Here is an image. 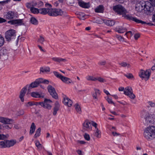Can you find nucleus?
Listing matches in <instances>:
<instances>
[{
  "instance_id": "nucleus-1",
  "label": "nucleus",
  "mask_w": 155,
  "mask_h": 155,
  "mask_svg": "<svg viewBox=\"0 0 155 155\" xmlns=\"http://www.w3.org/2000/svg\"><path fill=\"white\" fill-rule=\"evenodd\" d=\"M113 9L118 14L122 15L123 17L129 20H132L137 23H140L142 24H146L149 25H153L151 23H147L139 20L136 18L132 17L131 14H128V12L126 9L120 5H117L114 6Z\"/></svg>"
},
{
  "instance_id": "nucleus-2",
  "label": "nucleus",
  "mask_w": 155,
  "mask_h": 155,
  "mask_svg": "<svg viewBox=\"0 0 155 155\" xmlns=\"http://www.w3.org/2000/svg\"><path fill=\"white\" fill-rule=\"evenodd\" d=\"M39 86V79H36L34 81L32 82L30 84H27L25 87H23L21 90L19 96L21 101L23 102L24 101V97L26 92L27 88L28 92L31 91V88H36Z\"/></svg>"
},
{
  "instance_id": "nucleus-3",
  "label": "nucleus",
  "mask_w": 155,
  "mask_h": 155,
  "mask_svg": "<svg viewBox=\"0 0 155 155\" xmlns=\"http://www.w3.org/2000/svg\"><path fill=\"white\" fill-rule=\"evenodd\" d=\"M144 137L148 140L155 138V126H149L147 127L144 132Z\"/></svg>"
},
{
  "instance_id": "nucleus-4",
  "label": "nucleus",
  "mask_w": 155,
  "mask_h": 155,
  "mask_svg": "<svg viewBox=\"0 0 155 155\" xmlns=\"http://www.w3.org/2000/svg\"><path fill=\"white\" fill-rule=\"evenodd\" d=\"M141 116L145 118L147 125L153 122L154 114H150L147 111L143 110L141 112Z\"/></svg>"
},
{
  "instance_id": "nucleus-5",
  "label": "nucleus",
  "mask_w": 155,
  "mask_h": 155,
  "mask_svg": "<svg viewBox=\"0 0 155 155\" xmlns=\"http://www.w3.org/2000/svg\"><path fill=\"white\" fill-rule=\"evenodd\" d=\"M0 122L4 124H10V125H6L4 127L5 128L8 130L12 128V124L14 123V120L11 119L0 117Z\"/></svg>"
},
{
  "instance_id": "nucleus-6",
  "label": "nucleus",
  "mask_w": 155,
  "mask_h": 155,
  "mask_svg": "<svg viewBox=\"0 0 155 155\" xmlns=\"http://www.w3.org/2000/svg\"><path fill=\"white\" fill-rule=\"evenodd\" d=\"M16 31L13 29H10L6 31L5 34V38L8 42L16 38Z\"/></svg>"
},
{
  "instance_id": "nucleus-7",
  "label": "nucleus",
  "mask_w": 155,
  "mask_h": 155,
  "mask_svg": "<svg viewBox=\"0 0 155 155\" xmlns=\"http://www.w3.org/2000/svg\"><path fill=\"white\" fill-rule=\"evenodd\" d=\"M53 73L57 78L60 79L64 83L66 84H69L73 83L72 81L70 78L63 76L56 71H54Z\"/></svg>"
},
{
  "instance_id": "nucleus-8",
  "label": "nucleus",
  "mask_w": 155,
  "mask_h": 155,
  "mask_svg": "<svg viewBox=\"0 0 155 155\" xmlns=\"http://www.w3.org/2000/svg\"><path fill=\"white\" fill-rule=\"evenodd\" d=\"M150 70H146V71L141 70L139 73V75L142 80L147 81L149 79L150 76Z\"/></svg>"
},
{
  "instance_id": "nucleus-9",
  "label": "nucleus",
  "mask_w": 155,
  "mask_h": 155,
  "mask_svg": "<svg viewBox=\"0 0 155 155\" xmlns=\"http://www.w3.org/2000/svg\"><path fill=\"white\" fill-rule=\"evenodd\" d=\"M52 101L50 99L45 98L44 101L39 102V105L44 108L48 110H51L52 108Z\"/></svg>"
},
{
  "instance_id": "nucleus-10",
  "label": "nucleus",
  "mask_w": 155,
  "mask_h": 155,
  "mask_svg": "<svg viewBox=\"0 0 155 155\" xmlns=\"http://www.w3.org/2000/svg\"><path fill=\"white\" fill-rule=\"evenodd\" d=\"M51 13H49V15L52 16H56L62 15L64 14V12L61 9H53L51 8Z\"/></svg>"
},
{
  "instance_id": "nucleus-11",
  "label": "nucleus",
  "mask_w": 155,
  "mask_h": 155,
  "mask_svg": "<svg viewBox=\"0 0 155 155\" xmlns=\"http://www.w3.org/2000/svg\"><path fill=\"white\" fill-rule=\"evenodd\" d=\"M124 94L128 96L131 99H134L135 97V96L133 93L132 89L131 87H126L124 91Z\"/></svg>"
},
{
  "instance_id": "nucleus-12",
  "label": "nucleus",
  "mask_w": 155,
  "mask_h": 155,
  "mask_svg": "<svg viewBox=\"0 0 155 155\" xmlns=\"http://www.w3.org/2000/svg\"><path fill=\"white\" fill-rule=\"evenodd\" d=\"M48 91L52 97L57 99L58 98V95L54 88L51 85H49L47 87Z\"/></svg>"
},
{
  "instance_id": "nucleus-13",
  "label": "nucleus",
  "mask_w": 155,
  "mask_h": 155,
  "mask_svg": "<svg viewBox=\"0 0 155 155\" xmlns=\"http://www.w3.org/2000/svg\"><path fill=\"white\" fill-rule=\"evenodd\" d=\"M46 7H48L49 8H43L39 9V13L42 15H45L48 14L49 15V13H51L50 10L51 8V5L48 3H46Z\"/></svg>"
},
{
  "instance_id": "nucleus-14",
  "label": "nucleus",
  "mask_w": 155,
  "mask_h": 155,
  "mask_svg": "<svg viewBox=\"0 0 155 155\" xmlns=\"http://www.w3.org/2000/svg\"><path fill=\"white\" fill-rule=\"evenodd\" d=\"M144 5V9L149 12H151L153 10L154 6L151 2L148 1L146 2Z\"/></svg>"
},
{
  "instance_id": "nucleus-15",
  "label": "nucleus",
  "mask_w": 155,
  "mask_h": 155,
  "mask_svg": "<svg viewBox=\"0 0 155 155\" xmlns=\"http://www.w3.org/2000/svg\"><path fill=\"white\" fill-rule=\"evenodd\" d=\"M8 23L11 25H25L23 19H17L13 20L8 21Z\"/></svg>"
},
{
  "instance_id": "nucleus-16",
  "label": "nucleus",
  "mask_w": 155,
  "mask_h": 155,
  "mask_svg": "<svg viewBox=\"0 0 155 155\" xmlns=\"http://www.w3.org/2000/svg\"><path fill=\"white\" fill-rule=\"evenodd\" d=\"M91 120H86L83 124V129L85 130L89 131L91 130Z\"/></svg>"
},
{
  "instance_id": "nucleus-17",
  "label": "nucleus",
  "mask_w": 155,
  "mask_h": 155,
  "mask_svg": "<svg viewBox=\"0 0 155 155\" xmlns=\"http://www.w3.org/2000/svg\"><path fill=\"white\" fill-rule=\"evenodd\" d=\"M15 16V14L14 12L9 11L4 15V17L6 19L11 20L14 18Z\"/></svg>"
},
{
  "instance_id": "nucleus-18",
  "label": "nucleus",
  "mask_w": 155,
  "mask_h": 155,
  "mask_svg": "<svg viewBox=\"0 0 155 155\" xmlns=\"http://www.w3.org/2000/svg\"><path fill=\"white\" fill-rule=\"evenodd\" d=\"M63 102L65 105L69 107H71L72 104V101L66 96L64 97Z\"/></svg>"
},
{
  "instance_id": "nucleus-19",
  "label": "nucleus",
  "mask_w": 155,
  "mask_h": 155,
  "mask_svg": "<svg viewBox=\"0 0 155 155\" xmlns=\"http://www.w3.org/2000/svg\"><path fill=\"white\" fill-rule=\"evenodd\" d=\"M60 107V104L58 101H56L55 103L53 108V114L55 116L57 114V111L59 110Z\"/></svg>"
},
{
  "instance_id": "nucleus-20",
  "label": "nucleus",
  "mask_w": 155,
  "mask_h": 155,
  "mask_svg": "<svg viewBox=\"0 0 155 155\" xmlns=\"http://www.w3.org/2000/svg\"><path fill=\"white\" fill-rule=\"evenodd\" d=\"M115 30L120 33H123L125 32L127 30L126 28L121 26H118L114 28Z\"/></svg>"
},
{
  "instance_id": "nucleus-21",
  "label": "nucleus",
  "mask_w": 155,
  "mask_h": 155,
  "mask_svg": "<svg viewBox=\"0 0 155 155\" xmlns=\"http://www.w3.org/2000/svg\"><path fill=\"white\" fill-rule=\"evenodd\" d=\"M7 147H10L13 146L16 143V141L15 140H6Z\"/></svg>"
},
{
  "instance_id": "nucleus-22",
  "label": "nucleus",
  "mask_w": 155,
  "mask_h": 155,
  "mask_svg": "<svg viewBox=\"0 0 155 155\" xmlns=\"http://www.w3.org/2000/svg\"><path fill=\"white\" fill-rule=\"evenodd\" d=\"M78 4L81 7L84 8H88L90 7L89 3H85L82 1L78 2Z\"/></svg>"
},
{
  "instance_id": "nucleus-23",
  "label": "nucleus",
  "mask_w": 155,
  "mask_h": 155,
  "mask_svg": "<svg viewBox=\"0 0 155 155\" xmlns=\"http://www.w3.org/2000/svg\"><path fill=\"white\" fill-rule=\"evenodd\" d=\"M144 9L143 4L140 3L137 4L135 6L136 10L138 12H141Z\"/></svg>"
},
{
  "instance_id": "nucleus-24",
  "label": "nucleus",
  "mask_w": 155,
  "mask_h": 155,
  "mask_svg": "<svg viewBox=\"0 0 155 155\" xmlns=\"http://www.w3.org/2000/svg\"><path fill=\"white\" fill-rule=\"evenodd\" d=\"M103 22L106 25L108 26H112L115 24V22L113 20H107L106 19L103 20Z\"/></svg>"
},
{
  "instance_id": "nucleus-25",
  "label": "nucleus",
  "mask_w": 155,
  "mask_h": 155,
  "mask_svg": "<svg viewBox=\"0 0 155 155\" xmlns=\"http://www.w3.org/2000/svg\"><path fill=\"white\" fill-rule=\"evenodd\" d=\"M38 105V102L34 101H30L25 103V106L26 107H29L34 105L37 106Z\"/></svg>"
},
{
  "instance_id": "nucleus-26",
  "label": "nucleus",
  "mask_w": 155,
  "mask_h": 155,
  "mask_svg": "<svg viewBox=\"0 0 155 155\" xmlns=\"http://www.w3.org/2000/svg\"><path fill=\"white\" fill-rule=\"evenodd\" d=\"M52 60L54 61L59 63L61 62H65L67 60L66 59L62 58H59L54 57L52 58Z\"/></svg>"
},
{
  "instance_id": "nucleus-27",
  "label": "nucleus",
  "mask_w": 155,
  "mask_h": 155,
  "mask_svg": "<svg viewBox=\"0 0 155 155\" xmlns=\"http://www.w3.org/2000/svg\"><path fill=\"white\" fill-rule=\"evenodd\" d=\"M50 68L49 67H42L40 69V73H48L50 71Z\"/></svg>"
},
{
  "instance_id": "nucleus-28",
  "label": "nucleus",
  "mask_w": 155,
  "mask_h": 155,
  "mask_svg": "<svg viewBox=\"0 0 155 155\" xmlns=\"http://www.w3.org/2000/svg\"><path fill=\"white\" fill-rule=\"evenodd\" d=\"M104 10V7L102 5H100L95 9V11L97 13H103Z\"/></svg>"
},
{
  "instance_id": "nucleus-29",
  "label": "nucleus",
  "mask_w": 155,
  "mask_h": 155,
  "mask_svg": "<svg viewBox=\"0 0 155 155\" xmlns=\"http://www.w3.org/2000/svg\"><path fill=\"white\" fill-rule=\"evenodd\" d=\"M94 136L97 138H99L101 137V132L98 129H96L94 130Z\"/></svg>"
},
{
  "instance_id": "nucleus-30",
  "label": "nucleus",
  "mask_w": 155,
  "mask_h": 155,
  "mask_svg": "<svg viewBox=\"0 0 155 155\" xmlns=\"http://www.w3.org/2000/svg\"><path fill=\"white\" fill-rule=\"evenodd\" d=\"M35 127L34 123H32L30 128V134L31 135L34 133L35 130Z\"/></svg>"
},
{
  "instance_id": "nucleus-31",
  "label": "nucleus",
  "mask_w": 155,
  "mask_h": 155,
  "mask_svg": "<svg viewBox=\"0 0 155 155\" xmlns=\"http://www.w3.org/2000/svg\"><path fill=\"white\" fill-rule=\"evenodd\" d=\"M6 143V140L3 141H0V148H4L7 147Z\"/></svg>"
},
{
  "instance_id": "nucleus-32",
  "label": "nucleus",
  "mask_w": 155,
  "mask_h": 155,
  "mask_svg": "<svg viewBox=\"0 0 155 155\" xmlns=\"http://www.w3.org/2000/svg\"><path fill=\"white\" fill-rule=\"evenodd\" d=\"M74 107L77 112L79 114H81V111L80 106L76 104L74 105Z\"/></svg>"
},
{
  "instance_id": "nucleus-33",
  "label": "nucleus",
  "mask_w": 155,
  "mask_h": 155,
  "mask_svg": "<svg viewBox=\"0 0 155 155\" xmlns=\"http://www.w3.org/2000/svg\"><path fill=\"white\" fill-rule=\"evenodd\" d=\"M31 22L33 25H37L38 23V20L34 17H31L30 19Z\"/></svg>"
},
{
  "instance_id": "nucleus-34",
  "label": "nucleus",
  "mask_w": 155,
  "mask_h": 155,
  "mask_svg": "<svg viewBox=\"0 0 155 155\" xmlns=\"http://www.w3.org/2000/svg\"><path fill=\"white\" fill-rule=\"evenodd\" d=\"M86 79L88 81H97L96 78L93 76L88 75L86 77Z\"/></svg>"
},
{
  "instance_id": "nucleus-35",
  "label": "nucleus",
  "mask_w": 155,
  "mask_h": 155,
  "mask_svg": "<svg viewBox=\"0 0 155 155\" xmlns=\"http://www.w3.org/2000/svg\"><path fill=\"white\" fill-rule=\"evenodd\" d=\"M49 82L48 80L44 79L42 78H39V84L43 83L45 84H48Z\"/></svg>"
},
{
  "instance_id": "nucleus-36",
  "label": "nucleus",
  "mask_w": 155,
  "mask_h": 155,
  "mask_svg": "<svg viewBox=\"0 0 155 155\" xmlns=\"http://www.w3.org/2000/svg\"><path fill=\"white\" fill-rule=\"evenodd\" d=\"M30 95L33 97L38 98L39 92H33L30 93Z\"/></svg>"
},
{
  "instance_id": "nucleus-37",
  "label": "nucleus",
  "mask_w": 155,
  "mask_h": 155,
  "mask_svg": "<svg viewBox=\"0 0 155 155\" xmlns=\"http://www.w3.org/2000/svg\"><path fill=\"white\" fill-rule=\"evenodd\" d=\"M31 12L34 14H38L39 13V9L38 8L31 7L30 8Z\"/></svg>"
},
{
  "instance_id": "nucleus-38",
  "label": "nucleus",
  "mask_w": 155,
  "mask_h": 155,
  "mask_svg": "<svg viewBox=\"0 0 155 155\" xmlns=\"http://www.w3.org/2000/svg\"><path fill=\"white\" fill-rule=\"evenodd\" d=\"M5 42V39L3 36L0 34V47H2Z\"/></svg>"
},
{
  "instance_id": "nucleus-39",
  "label": "nucleus",
  "mask_w": 155,
  "mask_h": 155,
  "mask_svg": "<svg viewBox=\"0 0 155 155\" xmlns=\"http://www.w3.org/2000/svg\"><path fill=\"white\" fill-rule=\"evenodd\" d=\"M119 65H121V66L123 67H127V68H129L130 66L129 64L125 62H123L119 63Z\"/></svg>"
},
{
  "instance_id": "nucleus-40",
  "label": "nucleus",
  "mask_w": 155,
  "mask_h": 155,
  "mask_svg": "<svg viewBox=\"0 0 155 155\" xmlns=\"http://www.w3.org/2000/svg\"><path fill=\"white\" fill-rule=\"evenodd\" d=\"M45 41L44 36L42 35L39 36V43L41 44H43L44 42Z\"/></svg>"
},
{
  "instance_id": "nucleus-41",
  "label": "nucleus",
  "mask_w": 155,
  "mask_h": 155,
  "mask_svg": "<svg viewBox=\"0 0 155 155\" xmlns=\"http://www.w3.org/2000/svg\"><path fill=\"white\" fill-rule=\"evenodd\" d=\"M97 80H98L100 82L104 83L106 82V80L101 77L96 78Z\"/></svg>"
},
{
  "instance_id": "nucleus-42",
  "label": "nucleus",
  "mask_w": 155,
  "mask_h": 155,
  "mask_svg": "<svg viewBox=\"0 0 155 155\" xmlns=\"http://www.w3.org/2000/svg\"><path fill=\"white\" fill-rule=\"evenodd\" d=\"M116 37L120 41L123 42L124 41V38L120 35H116Z\"/></svg>"
},
{
  "instance_id": "nucleus-43",
  "label": "nucleus",
  "mask_w": 155,
  "mask_h": 155,
  "mask_svg": "<svg viewBox=\"0 0 155 155\" xmlns=\"http://www.w3.org/2000/svg\"><path fill=\"white\" fill-rule=\"evenodd\" d=\"M124 75L128 78L129 79H131L134 77L133 75L131 73H127L126 74H125Z\"/></svg>"
},
{
  "instance_id": "nucleus-44",
  "label": "nucleus",
  "mask_w": 155,
  "mask_h": 155,
  "mask_svg": "<svg viewBox=\"0 0 155 155\" xmlns=\"http://www.w3.org/2000/svg\"><path fill=\"white\" fill-rule=\"evenodd\" d=\"M148 104L151 107H155V103L151 101H149L147 102Z\"/></svg>"
},
{
  "instance_id": "nucleus-45",
  "label": "nucleus",
  "mask_w": 155,
  "mask_h": 155,
  "mask_svg": "<svg viewBox=\"0 0 155 155\" xmlns=\"http://www.w3.org/2000/svg\"><path fill=\"white\" fill-rule=\"evenodd\" d=\"M84 137L85 140L87 141H89L90 139V136L88 134L85 133L84 135Z\"/></svg>"
},
{
  "instance_id": "nucleus-46",
  "label": "nucleus",
  "mask_w": 155,
  "mask_h": 155,
  "mask_svg": "<svg viewBox=\"0 0 155 155\" xmlns=\"http://www.w3.org/2000/svg\"><path fill=\"white\" fill-rule=\"evenodd\" d=\"M91 125H92L93 127H94L95 129H98L97 127V124L95 122L93 121H91Z\"/></svg>"
},
{
  "instance_id": "nucleus-47",
  "label": "nucleus",
  "mask_w": 155,
  "mask_h": 155,
  "mask_svg": "<svg viewBox=\"0 0 155 155\" xmlns=\"http://www.w3.org/2000/svg\"><path fill=\"white\" fill-rule=\"evenodd\" d=\"M107 100L108 102L111 104H113L114 105V103L112 101L111 99L109 98V97H107Z\"/></svg>"
},
{
  "instance_id": "nucleus-48",
  "label": "nucleus",
  "mask_w": 155,
  "mask_h": 155,
  "mask_svg": "<svg viewBox=\"0 0 155 155\" xmlns=\"http://www.w3.org/2000/svg\"><path fill=\"white\" fill-rule=\"evenodd\" d=\"M24 112L23 110H20L18 111L17 115L18 116L22 115L24 114Z\"/></svg>"
},
{
  "instance_id": "nucleus-49",
  "label": "nucleus",
  "mask_w": 155,
  "mask_h": 155,
  "mask_svg": "<svg viewBox=\"0 0 155 155\" xmlns=\"http://www.w3.org/2000/svg\"><path fill=\"white\" fill-rule=\"evenodd\" d=\"M95 93L99 96L101 94V92L98 89L94 88Z\"/></svg>"
},
{
  "instance_id": "nucleus-50",
  "label": "nucleus",
  "mask_w": 155,
  "mask_h": 155,
  "mask_svg": "<svg viewBox=\"0 0 155 155\" xmlns=\"http://www.w3.org/2000/svg\"><path fill=\"white\" fill-rule=\"evenodd\" d=\"M78 17L81 19L84 20V16L83 14L82 13L79 14L78 16Z\"/></svg>"
},
{
  "instance_id": "nucleus-51",
  "label": "nucleus",
  "mask_w": 155,
  "mask_h": 155,
  "mask_svg": "<svg viewBox=\"0 0 155 155\" xmlns=\"http://www.w3.org/2000/svg\"><path fill=\"white\" fill-rule=\"evenodd\" d=\"M9 2V0H5L4 1L0 2V4L3 5L4 4L8 3Z\"/></svg>"
},
{
  "instance_id": "nucleus-52",
  "label": "nucleus",
  "mask_w": 155,
  "mask_h": 155,
  "mask_svg": "<svg viewBox=\"0 0 155 155\" xmlns=\"http://www.w3.org/2000/svg\"><path fill=\"white\" fill-rule=\"evenodd\" d=\"M39 50L43 53H45L46 52V50L45 49L43 48L42 47L40 46H39Z\"/></svg>"
},
{
  "instance_id": "nucleus-53",
  "label": "nucleus",
  "mask_w": 155,
  "mask_h": 155,
  "mask_svg": "<svg viewBox=\"0 0 155 155\" xmlns=\"http://www.w3.org/2000/svg\"><path fill=\"white\" fill-rule=\"evenodd\" d=\"M98 96V95L96 94L95 93H93L92 94V96L94 99H96V100H98L97 96Z\"/></svg>"
},
{
  "instance_id": "nucleus-54",
  "label": "nucleus",
  "mask_w": 155,
  "mask_h": 155,
  "mask_svg": "<svg viewBox=\"0 0 155 155\" xmlns=\"http://www.w3.org/2000/svg\"><path fill=\"white\" fill-rule=\"evenodd\" d=\"M39 136V128L38 129L34 135V137L36 138Z\"/></svg>"
},
{
  "instance_id": "nucleus-55",
  "label": "nucleus",
  "mask_w": 155,
  "mask_h": 155,
  "mask_svg": "<svg viewBox=\"0 0 155 155\" xmlns=\"http://www.w3.org/2000/svg\"><path fill=\"white\" fill-rule=\"evenodd\" d=\"M106 64V61H100L98 64L101 65H105Z\"/></svg>"
},
{
  "instance_id": "nucleus-56",
  "label": "nucleus",
  "mask_w": 155,
  "mask_h": 155,
  "mask_svg": "<svg viewBox=\"0 0 155 155\" xmlns=\"http://www.w3.org/2000/svg\"><path fill=\"white\" fill-rule=\"evenodd\" d=\"M45 150V148H44V147H43V146L41 145V144H40L39 143V150Z\"/></svg>"
},
{
  "instance_id": "nucleus-57",
  "label": "nucleus",
  "mask_w": 155,
  "mask_h": 155,
  "mask_svg": "<svg viewBox=\"0 0 155 155\" xmlns=\"http://www.w3.org/2000/svg\"><path fill=\"white\" fill-rule=\"evenodd\" d=\"M140 37V35L139 34H136L134 35V37L136 40H137Z\"/></svg>"
},
{
  "instance_id": "nucleus-58",
  "label": "nucleus",
  "mask_w": 155,
  "mask_h": 155,
  "mask_svg": "<svg viewBox=\"0 0 155 155\" xmlns=\"http://www.w3.org/2000/svg\"><path fill=\"white\" fill-rule=\"evenodd\" d=\"M6 21L5 19L0 17V23L4 22Z\"/></svg>"
},
{
  "instance_id": "nucleus-59",
  "label": "nucleus",
  "mask_w": 155,
  "mask_h": 155,
  "mask_svg": "<svg viewBox=\"0 0 155 155\" xmlns=\"http://www.w3.org/2000/svg\"><path fill=\"white\" fill-rule=\"evenodd\" d=\"M0 135L1 136L0 137L1 140H3L6 138V136L4 134H0Z\"/></svg>"
},
{
  "instance_id": "nucleus-60",
  "label": "nucleus",
  "mask_w": 155,
  "mask_h": 155,
  "mask_svg": "<svg viewBox=\"0 0 155 155\" xmlns=\"http://www.w3.org/2000/svg\"><path fill=\"white\" fill-rule=\"evenodd\" d=\"M112 134L114 136H117L120 135L118 133L114 132H112Z\"/></svg>"
},
{
  "instance_id": "nucleus-61",
  "label": "nucleus",
  "mask_w": 155,
  "mask_h": 155,
  "mask_svg": "<svg viewBox=\"0 0 155 155\" xmlns=\"http://www.w3.org/2000/svg\"><path fill=\"white\" fill-rule=\"evenodd\" d=\"M45 96V94L43 93H39V98H43Z\"/></svg>"
},
{
  "instance_id": "nucleus-62",
  "label": "nucleus",
  "mask_w": 155,
  "mask_h": 155,
  "mask_svg": "<svg viewBox=\"0 0 155 155\" xmlns=\"http://www.w3.org/2000/svg\"><path fill=\"white\" fill-rule=\"evenodd\" d=\"M150 1L153 5L155 7V0H150Z\"/></svg>"
},
{
  "instance_id": "nucleus-63",
  "label": "nucleus",
  "mask_w": 155,
  "mask_h": 155,
  "mask_svg": "<svg viewBox=\"0 0 155 155\" xmlns=\"http://www.w3.org/2000/svg\"><path fill=\"white\" fill-rule=\"evenodd\" d=\"M130 34V36H132L133 35L132 32H131V31H128L126 33L125 35H126L127 36V34Z\"/></svg>"
},
{
  "instance_id": "nucleus-64",
  "label": "nucleus",
  "mask_w": 155,
  "mask_h": 155,
  "mask_svg": "<svg viewBox=\"0 0 155 155\" xmlns=\"http://www.w3.org/2000/svg\"><path fill=\"white\" fill-rule=\"evenodd\" d=\"M104 92L107 95H110V94L108 92V91H107V90H106L105 89L104 90Z\"/></svg>"
}]
</instances>
